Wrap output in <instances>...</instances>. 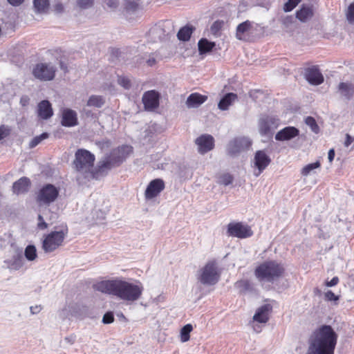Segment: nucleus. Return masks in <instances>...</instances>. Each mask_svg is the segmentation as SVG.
<instances>
[{"instance_id": "f257e3e1", "label": "nucleus", "mask_w": 354, "mask_h": 354, "mask_svg": "<svg viewBox=\"0 0 354 354\" xmlns=\"http://www.w3.org/2000/svg\"><path fill=\"white\" fill-rule=\"evenodd\" d=\"M132 153L131 146H119L113 149L93 167L95 155L86 149H79L75 151L73 164L76 171L83 174L85 178L98 180L113 168L120 167Z\"/></svg>"}, {"instance_id": "f03ea898", "label": "nucleus", "mask_w": 354, "mask_h": 354, "mask_svg": "<svg viewBox=\"0 0 354 354\" xmlns=\"http://www.w3.org/2000/svg\"><path fill=\"white\" fill-rule=\"evenodd\" d=\"M94 288L102 293L115 296L129 302L138 300L144 290L140 282L133 283L121 279L102 281L95 284Z\"/></svg>"}, {"instance_id": "7ed1b4c3", "label": "nucleus", "mask_w": 354, "mask_h": 354, "mask_svg": "<svg viewBox=\"0 0 354 354\" xmlns=\"http://www.w3.org/2000/svg\"><path fill=\"white\" fill-rule=\"evenodd\" d=\"M337 335L329 325L317 328L308 339V354H334Z\"/></svg>"}, {"instance_id": "20e7f679", "label": "nucleus", "mask_w": 354, "mask_h": 354, "mask_svg": "<svg viewBox=\"0 0 354 354\" xmlns=\"http://www.w3.org/2000/svg\"><path fill=\"white\" fill-rule=\"evenodd\" d=\"M284 271L281 263L276 261H266L256 268L254 275L260 282L273 283L283 276Z\"/></svg>"}, {"instance_id": "39448f33", "label": "nucleus", "mask_w": 354, "mask_h": 354, "mask_svg": "<svg viewBox=\"0 0 354 354\" xmlns=\"http://www.w3.org/2000/svg\"><path fill=\"white\" fill-rule=\"evenodd\" d=\"M68 233L66 223L55 226L54 230L44 236L42 241V249L46 253H50L62 245Z\"/></svg>"}, {"instance_id": "423d86ee", "label": "nucleus", "mask_w": 354, "mask_h": 354, "mask_svg": "<svg viewBox=\"0 0 354 354\" xmlns=\"http://www.w3.org/2000/svg\"><path fill=\"white\" fill-rule=\"evenodd\" d=\"M198 280L203 285L213 286L220 279V273L215 261L207 262L199 271L197 275Z\"/></svg>"}, {"instance_id": "0eeeda50", "label": "nucleus", "mask_w": 354, "mask_h": 354, "mask_svg": "<svg viewBox=\"0 0 354 354\" xmlns=\"http://www.w3.org/2000/svg\"><path fill=\"white\" fill-rule=\"evenodd\" d=\"M32 73L36 79L48 82L55 78L56 68L47 63H39L33 67Z\"/></svg>"}, {"instance_id": "6e6552de", "label": "nucleus", "mask_w": 354, "mask_h": 354, "mask_svg": "<svg viewBox=\"0 0 354 354\" xmlns=\"http://www.w3.org/2000/svg\"><path fill=\"white\" fill-rule=\"evenodd\" d=\"M59 196V189L51 184L43 186L37 193V201L39 204L49 205L54 202Z\"/></svg>"}, {"instance_id": "1a4fd4ad", "label": "nucleus", "mask_w": 354, "mask_h": 354, "mask_svg": "<svg viewBox=\"0 0 354 354\" xmlns=\"http://www.w3.org/2000/svg\"><path fill=\"white\" fill-rule=\"evenodd\" d=\"M227 234L239 239H246L253 234L251 227L243 223H230L227 225Z\"/></svg>"}, {"instance_id": "9d476101", "label": "nucleus", "mask_w": 354, "mask_h": 354, "mask_svg": "<svg viewBox=\"0 0 354 354\" xmlns=\"http://www.w3.org/2000/svg\"><path fill=\"white\" fill-rule=\"evenodd\" d=\"M252 145L251 140L245 137L236 138L228 145L227 151L231 156L248 150Z\"/></svg>"}, {"instance_id": "9b49d317", "label": "nucleus", "mask_w": 354, "mask_h": 354, "mask_svg": "<svg viewBox=\"0 0 354 354\" xmlns=\"http://www.w3.org/2000/svg\"><path fill=\"white\" fill-rule=\"evenodd\" d=\"M165 187V182L161 178H156L150 181L145 192V198L153 199L158 196Z\"/></svg>"}, {"instance_id": "f8f14e48", "label": "nucleus", "mask_w": 354, "mask_h": 354, "mask_svg": "<svg viewBox=\"0 0 354 354\" xmlns=\"http://www.w3.org/2000/svg\"><path fill=\"white\" fill-rule=\"evenodd\" d=\"M145 109L147 111H153L159 106L160 95L155 90L146 91L142 98Z\"/></svg>"}, {"instance_id": "ddd939ff", "label": "nucleus", "mask_w": 354, "mask_h": 354, "mask_svg": "<svg viewBox=\"0 0 354 354\" xmlns=\"http://www.w3.org/2000/svg\"><path fill=\"white\" fill-rule=\"evenodd\" d=\"M195 144L198 153L205 154L214 148V138L209 134H203L195 140Z\"/></svg>"}, {"instance_id": "4468645a", "label": "nucleus", "mask_w": 354, "mask_h": 354, "mask_svg": "<svg viewBox=\"0 0 354 354\" xmlns=\"http://www.w3.org/2000/svg\"><path fill=\"white\" fill-rule=\"evenodd\" d=\"M4 263L10 270H19L24 264L22 250L19 249L15 250L12 256L5 260Z\"/></svg>"}, {"instance_id": "2eb2a0df", "label": "nucleus", "mask_w": 354, "mask_h": 354, "mask_svg": "<svg viewBox=\"0 0 354 354\" xmlns=\"http://www.w3.org/2000/svg\"><path fill=\"white\" fill-rule=\"evenodd\" d=\"M306 80L313 85H319L324 82V76L317 66H313L305 70Z\"/></svg>"}, {"instance_id": "dca6fc26", "label": "nucleus", "mask_w": 354, "mask_h": 354, "mask_svg": "<svg viewBox=\"0 0 354 354\" xmlns=\"http://www.w3.org/2000/svg\"><path fill=\"white\" fill-rule=\"evenodd\" d=\"M271 159L264 151H257L254 156V165L259 169V176L270 163Z\"/></svg>"}, {"instance_id": "f3484780", "label": "nucleus", "mask_w": 354, "mask_h": 354, "mask_svg": "<svg viewBox=\"0 0 354 354\" xmlns=\"http://www.w3.org/2000/svg\"><path fill=\"white\" fill-rule=\"evenodd\" d=\"M61 123L62 126L67 127L76 126L78 123L76 112L70 109H64Z\"/></svg>"}, {"instance_id": "a211bd4d", "label": "nucleus", "mask_w": 354, "mask_h": 354, "mask_svg": "<svg viewBox=\"0 0 354 354\" xmlns=\"http://www.w3.org/2000/svg\"><path fill=\"white\" fill-rule=\"evenodd\" d=\"M299 131L295 127H287L280 130L275 135V139L278 141L290 140L297 137Z\"/></svg>"}, {"instance_id": "6ab92c4d", "label": "nucleus", "mask_w": 354, "mask_h": 354, "mask_svg": "<svg viewBox=\"0 0 354 354\" xmlns=\"http://www.w3.org/2000/svg\"><path fill=\"white\" fill-rule=\"evenodd\" d=\"M275 124L274 119L266 117L262 118L259 122V132L261 136L271 137L272 135V129Z\"/></svg>"}, {"instance_id": "aec40b11", "label": "nucleus", "mask_w": 354, "mask_h": 354, "mask_svg": "<svg viewBox=\"0 0 354 354\" xmlns=\"http://www.w3.org/2000/svg\"><path fill=\"white\" fill-rule=\"evenodd\" d=\"M272 306L266 304L259 307L253 316V319L259 323H266L269 320V313L272 311Z\"/></svg>"}, {"instance_id": "412c9836", "label": "nucleus", "mask_w": 354, "mask_h": 354, "mask_svg": "<svg viewBox=\"0 0 354 354\" xmlns=\"http://www.w3.org/2000/svg\"><path fill=\"white\" fill-rule=\"evenodd\" d=\"M38 116L44 120L49 119L53 115L51 104L48 100H42L37 105Z\"/></svg>"}, {"instance_id": "4be33fe9", "label": "nucleus", "mask_w": 354, "mask_h": 354, "mask_svg": "<svg viewBox=\"0 0 354 354\" xmlns=\"http://www.w3.org/2000/svg\"><path fill=\"white\" fill-rule=\"evenodd\" d=\"M30 186V179L27 177H22L14 183L12 190L17 194H24L28 191Z\"/></svg>"}, {"instance_id": "5701e85b", "label": "nucleus", "mask_w": 354, "mask_h": 354, "mask_svg": "<svg viewBox=\"0 0 354 354\" xmlns=\"http://www.w3.org/2000/svg\"><path fill=\"white\" fill-rule=\"evenodd\" d=\"M207 100V96L199 93H193L189 95L186 104L188 107H198Z\"/></svg>"}, {"instance_id": "b1692460", "label": "nucleus", "mask_w": 354, "mask_h": 354, "mask_svg": "<svg viewBox=\"0 0 354 354\" xmlns=\"http://www.w3.org/2000/svg\"><path fill=\"white\" fill-rule=\"evenodd\" d=\"M234 287L241 294H245L254 290L253 283L248 279H241L234 283Z\"/></svg>"}, {"instance_id": "393cba45", "label": "nucleus", "mask_w": 354, "mask_h": 354, "mask_svg": "<svg viewBox=\"0 0 354 354\" xmlns=\"http://www.w3.org/2000/svg\"><path fill=\"white\" fill-rule=\"evenodd\" d=\"M252 28V22L249 20H246L236 27V37L239 40H245L244 34L250 31Z\"/></svg>"}, {"instance_id": "a878e982", "label": "nucleus", "mask_w": 354, "mask_h": 354, "mask_svg": "<svg viewBox=\"0 0 354 354\" xmlns=\"http://www.w3.org/2000/svg\"><path fill=\"white\" fill-rule=\"evenodd\" d=\"M338 89L347 99H351L354 95V84L347 82H341L338 86Z\"/></svg>"}, {"instance_id": "bb28decb", "label": "nucleus", "mask_w": 354, "mask_h": 354, "mask_svg": "<svg viewBox=\"0 0 354 354\" xmlns=\"http://www.w3.org/2000/svg\"><path fill=\"white\" fill-rule=\"evenodd\" d=\"M237 95L233 93H227L219 102L218 106L221 110H227L232 102L236 99Z\"/></svg>"}, {"instance_id": "cd10ccee", "label": "nucleus", "mask_w": 354, "mask_h": 354, "mask_svg": "<svg viewBox=\"0 0 354 354\" xmlns=\"http://www.w3.org/2000/svg\"><path fill=\"white\" fill-rule=\"evenodd\" d=\"M313 15V11L311 7L302 6L296 13V17L301 21L305 22Z\"/></svg>"}, {"instance_id": "c85d7f7f", "label": "nucleus", "mask_w": 354, "mask_h": 354, "mask_svg": "<svg viewBox=\"0 0 354 354\" xmlns=\"http://www.w3.org/2000/svg\"><path fill=\"white\" fill-rule=\"evenodd\" d=\"M198 46L200 54H204L212 51L215 46V43L209 41L207 39L203 38L199 40Z\"/></svg>"}, {"instance_id": "c756f323", "label": "nucleus", "mask_w": 354, "mask_h": 354, "mask_svg": "<svg viewBox=\"0 0 354 354\" xmlns=\"http://www.w3.org/2000/svg\"><path fill=\"white\" fill-rule=\"evenodd\" d=\"M194 30V28L189 26H185L181 28L177 34L178 39L184 41H188L190 39Z\"/></svg>"}, {"instance_id": "7c9ffc66", "label": "nucleus", "mask_w": 354, "mask_h": 354, "mask_svg": "<svg viewBox=\"0 0 354 354\" xmlns=\"http://www.w3.org/2000/svg\"><path fill=\"white\" fill-rule=\"evenodd\" d=\"M34 8L37 12L45 13L49 8V0H33Z\"/></svg>"}, {"instance_id": "2f4dec72", "label": "nucleus", "mask_w": 354, "mask_h": 354, "mask_svg": "<svg viewBox=\"0 0 354 354\" xmlns=\"http://www.w3.org/2000/svg\"><path fill=\"white\" fill-rule=\"evenodd\" d=\"M104 102L105 101L102 96L93 95L88 98L86 105L88 106L100 108L104 105Z\"/></svg>"}, {"instance_id": "473e14b6", "label": "nucleus", "mask_w": 354, "mask_h": 354, "mask_svg": "<svg viewBox=\"0 0 354 354\" xmlns=\"http://www.w3.org/2000/svg\"><path fill=\"white\" fill-rule=\"evenodd\" d=\"M321 167V163L319 160L310 163L304 166L301 171V174L304 176H307L309 175L314 169L319 168Z\"/></svg>"}, {"instance_id": "72a5a7b5", "label": "nucleus", "mask_w": 354, "mask_h": 354, "mask_svg": "<svg viewBox=\"0 0 354 354\" xmlns=\"http://www.w3.org/2000/svg\"><path fill=\"white\" fill-rule=\"evenodd\" d=\"M24 256L28 261H34L37 257V250L35 245H28L24 251Z\"/></svg>"}, {"instance_id": "f704fd0d", "label": "nucleus", "mask_w": 354, "mask_h": 354, "mask_svg": "<svg viewBox=\"0 0 354 354\" xmlns=\"http://www.w3.org/2000/svg\"><path fill=\"white\" fill-rule=\"evenodd\" d=\"M193 327L190 324L185 325L180 330V339L182 342H187L190 338V333L192 330Z\"/></svg>"}, {"instance_id": "c9c22d12", "label": "nucleus", "mask_w": 354, "mask_h": 354, "mask_svg": "<svg viewBox=\"0 0 354 354\" xmlns=\"http://www.w3.org/2000/svg\"><path fill=\"white\" fill-rule=\"evenodd\" d=\"M305 123L308 125L313 132L318 133L319 132V127L315 120L312 116H308L305 119Z\"/></svg>"}, {"instance_id": "e433bc0d", "label": "nucleus", "mask_w": 354, "mask_h": 354, "mask_svg": "<svg viewBox=\"0 0 354 354\" xmlns=\"http://www.w3.org/2000/svg\"><path fill=\"white\" fill-rule=\"evenodd\" d=\"M224 26V21L222 20L215 21L211 26V32L214 35H217Z\"/></svg>"}, {"instance_id": "4c0bfd02", "label": "nucleus", "mask_w": 354, "mask_h": 354, "mask_svg": "<svg viewBox=\"0 0 354 354\" xmlns=\"http://www.w3.org/2000/svg\"><path fill=\"white\" fill-rule=\"evenodd\" d=\"M48 138V133H43L41 135L35 137L29 144L30 148H34L38 145L42 140Z\"/></svg>"}, {"instance_id": "58836bf2", "label": "nucleus", "mask_w": 354, "mask_h": 354, "mask_svg": "<svg viewBox=\"0 0 354 354\" xmlns=\"http://www.w3.org/2000/svg\"><path fill=\"white\" fill-rule=\"evenodd\" d=\"M339 299V296L335 295L331 290H328L324 293V300L333 302L337 305Z\"/></svg>"}, {"instance_id": "ea45409f", "label": "nucleus", "mask_w": 354, "mask_h": 354, "mask_svg": "<svg viewBox=\"0 0 354 354\" xmlns=\"http://www.w3.org/2000/svg\"><path fill=\"white\" fill-rule=\"evenodd\" d=\"M346 19L351 24H354V1L351 3L346 12Z\"/></svg>"}, {"instance_id": "a19ab883", "label": "nucleus", "mask_w": 354, "mask_h": 354, "mask_svg": "<svg viewBox=\"0 0 354 354\" xmlns=\"http://www.w3.org/2000/svg\"><path fill=\"white\" fill-rule=\"evenodd\" d=\"M233 181V177L230 174H223L219 176L218 183L224 185H228Z\"/></svg>"}, {"instance_id": "79ce46f5", "label": "nucleus", "mask_w": 354, "mask_h": 354, "mask_svg": "<svg viewBox=\"0 0 354 354\" xmlns=\"http://www.w3.org/2000/svg\"><path fill=\"white\" fill-rule=\"evenodd\" d=\"M301 1V0H288L284 4L283 9L286 12H290Z\"/></svg>"}, {"instance_id": "37998d69", "label": "nucleus", "mask_w": 354, "mask_h": 354, "mask_svg": "<svg viewBox=\"0 0 354 354\" xmlns=\"http://www.w3.org/2000/svg\"><path fill=\"white\" fill-rule=\"evenodd\" d=\"M118 84L126 89L131 87V81L129 78L123 76L118 77Z\"/></svg>"}, {"instance_id": "c03bdc74", "label": "nucleus", "mask_w": 354, "mask_h": 354, "mask_svg": "<svg viewBox=\"0 0 354 354\" xmlns=\"http://www.w3.org/2000/svg\"><path fill=\"white\" fill-rule=\"evenodd\" d=\"M114 322V315L113 312H106L102 317V323L104 324H109Z\"/></svg>"}, {"instance_id": "a18cd8bd", "label": "nucleus", "mask_w": 354, "mask_h": 354, "mask_svg": "<svg viewBox=\"0 0 354 354\" xmlns=\"http://www.w3.org/2000/svg\"><path fill=\"white\" fill-rule=\"evenodd\" d=\"M10 133V129L5 125L0 126V140L8 137Z\"/></svg>"}, {"instance_id": "49530a36", "label": "nucleus", "mask_w": 354, "mask_h": 354, "mask_svg": "<svg viewBox=\"0 0 354 354\" xmlns=\"http://www.w3.org/2000/svg\"><path fill=\"white\" fill-rule=\"evenodd\" d=\"M93 0H77V5L82 8H88L93 6Z\"/></svg>"}, {"instance_id": "de8ad7c7", "label": "nucleus", "mask_w": 354, "mask_h": 354, "mask_svg": "<svg viewBox=\"0 0 354 354\" xmlns=\"http://www.w3.org/2000/svg\"><path fill=\"white\" fill-rule=\"evenodd\" d=\"M139 4L134 1H129L126 4V10L127 11H136L138 9Z\"/></svg>"}, {"instance_id": "09e8293b", "label": "nucleus", "mask_w": 354, "mask_h": 354, "mask_svg": "<svg viewBox=\"0 0 354 354\" xmlns=\"http://www.w3.org/2000/svg\"><path fill=\"white\" fill-rule=\"evenodd\" d=\"M97 145L100 149H108L111 147V142L109 140H103L97 142Z\"/></svg>"}, {"instance_id": "8fccbe9b", "label": "nucleus", "mask_w": 354, "mask_h": 354, "mask_svg": "<svg viewBox=\"0 0 354 354\" xmlns=\"http://www.w3.org/2000/svg\"><path fill=\"white\" fill-rule=\"evenodd\" d=\"M42 309V307L41 305H36L34 306L30 307V313L32 315H37L38 314Z\"/></svg>"}, {"instance_id": "3c124183", "label": "nucleus", "mask_w": 354, "mask_h": 354, "mask_svg": "<svg viewBox=\"0 0 354 354\" xmlns=\"http://www.w3.org/2000/svg\"><path fill=\"white\" fill-rule=\"evenodd\" d=\"M339 283V278L337 277H334L330 281H327L326 282V286L328 287H332L336 286Z\"/></svg>"}, {"instance_id": "603ef678", "label": "nucleus", "mask_w": 354, "mask_h": 354, "mask_svg": "<svg viewBox=\"0 0 354 354\" xmlns=\"http://www.w3.org/2000/svg\"><path fill=\"white\" fill-rule=\"evenodd\" d=\"M354 141V139L349 135V134H346V139H345V141H344V146L348 147L349 145H351V143Z\"/></svg>"}, {"instance_id": "864d4df0", "label": "nucleus", "mask_w": 354, "mask_h": 354, "mask_svg": "<svg viewBox=\"0 0 354 354\" xmlns=\"http://www.w3.org/2000/svg\"><path fill=\"white\" fill-rule=\"evenodd\" d=\"M282 22L284 25L288 26L293 22V18L292 16H287L282 20Z\"/></svg>"}, {"instance_id": "5fc2aeb1", "label": "nucleus", "mask_w": 354, "mask_h": 354, "mask_svg": "<svg viewBox=\"0 0 354 354\" xmlns=\"http://www.w3.org/2000/svg\"><path fill=\"white\" fill-rule=\"evenodd\" d=\"M335 150L333 149H330L328 153V158L330 162H332L335 158Z\"/></svg>"}, {"instance_id": "6e6d98bb", "label": "nucleus", "mask_w": 354, "mask_h": 354, "mask_svg": "<svg viewBox=\"0 0 354 354\" xmlns=\"http://www.w3.org/2000/svg\"><path fill=\"white\" fill-rule=\"evenodd\" d=\"M55 11L57 13H60L64 10V6L62 3H59L55 5L54 6Z\"/></svg>"}, {"instance_id": "4d7b16f0", "label": "nucleus", "mask_w": 354, "mask_h": 354, "mask_svg": "<svg viewBox=\"0 0 354 354\" xmlns=\"http://www.w3.org/2000/svg\"><path fill=\"white\" fill-rule=\"evenodd\" d=\"M8 3L14 6H17L21 5L24 0H8Z\"/></svg>"}, {"instance_id": "13d9d810", "label": "nucleus", "mask_w": 354, "mask_h": 354, "mask_svg": "<svg viewBox=\"0 0 354 354\" xmlns=\"http://www.w3.org/2000/svg\"><path fill=\"white\" fill-rule=\"evenodd\" d=\"M59 66H60V68L64 72V73H67L68 71V66H67V64H65L64 62L62 61H60L59 62Z\"/></svg>"}, {"instance_id": "bf43d9fd", "label": "nucleus", "mask_w": 354, "mask_h": 354, "mask_svg": "<svg viewBox=\"0 0 354 354\" xmlns=\"http://www.w3.org/2000/svg\"><path fill=\"white\" fill-rule=\"evenodd\" d=\"M120 53V51L118 49L113 48L111 50V55L115 57H118Z\"/></svg>"}, {"instance_id": "052dcab7", "label": "nucleus", "mask_w": 354, "mask_h": 354, "mask_svg": "<svg viewBox=\"0 0 354 354\" xmlns=\"http://www.w3.org/2000/svg\"><path fill=\"white\" fill-rule=\"evenodd\" d=\"M147 62L149 66H152L156 64V59L154 58L149 59Z\"/></svg>"}, {"instance_id": "680f3d73", "label": "nucleus", "mask_w": 354, "mask_h": 354, "mask_svg": "<svg viewBox=\"0 0 354 354\" xmlns=\"http://www.w3.org/2000/svg\"><path fill=\"white\" fill-rule=\"evenodd\" d=\"M47 223H44V222H42V223H38V227L40 228V229H44L45 227H47Z\"/></svg>"}, {"instance_id": "e2e57ef3", "label": "nucleus", "mask_w": 354, "mask_h": 354, "mask_svg": "<svg viewBox=\"0 0 354 354\" xmlns=\"http://www.w3.org/2000/svg\"><path fill=\"white\" fill-rule=\"evenodd\" d=\"M108 5L110 7H115L117 5V3L115 1H110V2L108 3Z\"/></svg>"}, {"instance_id": "0e129e2a", "label": "nucleus", "mask_w": 354, "mask_h": 354, "mask_svg": "<svg viewBox=\"0 0 354 354\" xmlns=\"http://www.w3.org/2000/svg\"><path fill=\"white\" fill-rule=\"evenodd\" d=\"M38 218H39V221H44L41 216L39 215Z\"/></svg>"}]
</instances>
